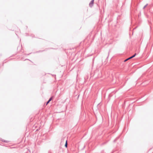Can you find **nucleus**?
Returning <instances> with one entry per match:
<instances>
[{"mask_svg": "<svg viewBox=\"0 0 153 153\" xmlns=\"http://www.w3.org/2000/svg\"><path fill=\"white\" fill-rule=\"evenodd\" d=\"M136 54H137L136 53H135L133 56H131V57H129L128 58L126 59H125L124 61V62H125L127 61V60H128L133 58V57H134L136 56Z\"/></svg>", "mask_w": 153, "mask_h": 153, "instance_id": "1", "label": "nucleus"}, {"mask_svg": "<svg viewBox=\"0 0 153 153\" xmlns=\"http://www.w3.org/2000/svg\"><path fill=\"white\" fill-rule=\"evenodd\" d=\"M94 0H92L89 3V6L90 7H91L93 5Z\"/></svg>", "mask_w": 153, "mask_h": 153, "instance_id": "2", "label": "nucleus"}, {"mask_svg": "<svg viewBox=\"0 0 153 153\" xmlns=\"http://www.w3.org/2000/svg\"><path fill=\"white\" fill-rule=\"evenodd\" d=\"M1 140L2 141V142H5V143H7L9 142V141H8V140H4V139H1Z\"/></svg>", "mask_w": 153, "mask_h": 153, "instance_id": "3", "label": "nucleus"}, {"mask_svg": "<svg viewBox=\"0 0 153 153\" xmlns=\"http://www.w3.org/2000/svg\"><path fill=\"white\" fill-rule=\"evenodd\" d=\"M52 100V97H51L48 100L47 102L46 103V105H47L50 102V101H51V100Z\"/></svg>", "mask_w": 153, "mask_h": 153, "instance_id": "4", "label": "nucleus"}, {"mask_svg": "<svg viewBox=\"0 0 153 153\" xmlns=\"http://www.w3.org/2000/svg\"><path fill=\"white\" fill-rule=\"evenodd\" d=\"M65 147L66 148H67V146H68V143H67V140H66V143H65Z\"/></svg>", "mask_w": 153, "mask_h": 153, "instance_id": "5", "label": "nucleus"}, {"mask_svg": "<svg viewBox=\"0 0 153 153\" xmlns=\"http://www.w3.org/2000/svg\"><path fill=\"white\" fill-rule=\"evenodd\" d=\"M119 138V137H117L114 140V142H115L116 140H117V139Z\"/></svg>", "mask_w": 153, "mask_h": 153, "instance_id": "6", "label": "nucleus"}, {"mask_svg": "<svg viewBox=\"0 0 153 153\" xmlns=\"http://www.w3.org/2000/svg\"><path fill=\"white\" fill-rule=\"evenodd\" d=\"M148 4H147L143 8V9H144L145 7L147 6L148 5Z\"/></svg>", "mask_w": 153, "mask_h": 153, "instance_id": "7", "label": "nucleus"}]
</instances>
